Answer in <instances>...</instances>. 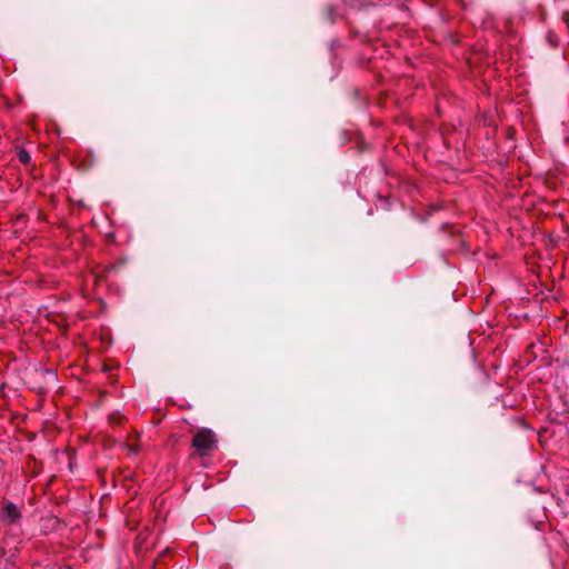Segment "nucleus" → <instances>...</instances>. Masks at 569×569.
Returning <instances> with one entry per match:
<instances>
[{
  "instance_id": "nucleus-1",
  "label": "nucleus",
  "mask_w": 569,
  "mask_h": 569,
  "mask_svg": "<svg viewBox=\"0 0 569 569\" xmlns=\"http://www.w3.org/2000/svg\"><path fill=\"white\" fill-rule=\"evenodd\" d=\"M197 456L209 457L218 447L217 435L208 428L197 430L191 442Z\"/></svg>"
},
{
  "instance_id": "nucleus-2",
  "label": "nucleus",
  "mask_w": 569,
  "mask_h": 569,
  "mask_svg": "<svg viewBox=\"0 0 569 569\" xmlns=\"http://www.w3.org/2000/svg\"><path fill=\"white\" fill-rule=\"evenodd\" d=\"M4 519L13 522L16 519L20 517V512L16 505L9 502L2 508Z\"/></svg>"
},
{
  "instance_id": "nucleus-3",
  "label": "nucleus",
  "mask_w": 569,
  "mask_h": 569,
  "mask_svg": "<svg viewBox=\"0 0 569 569\" xmlns=\"http://www.w3.org/2000/svg\"><path fill=\"white\" fill-rule=\"evenodd\" d=\"M18 159H19V161L21 163L28 164L30 162V160H31V157H30V154L26 150L21 149L18 152Z\"/></svg>"
},
{
  "instance_id": "nucleus-4",
  "label": "nucleus",
  "mask_w": 569,
  "mask_h": 569,
  "mask_svg": "<svg viewBox=\"0 0 569 569\" xmlns=\"http://www.w3.org/2000/svg\"><path fill=\"white\" fill-rule=\"evenodd\" d=\"M129 450L132 452V453H138L139 451V446L138 445H130L129 446Z\"/></svg>"
}]
</instances>
